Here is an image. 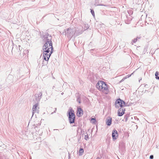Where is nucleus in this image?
Instances as JSON below:
<instances>
[{"instance_id": "nucleus-19", "label": "nucleus", "mask_w": 159, "mask_h": 159, "mask_svg": "<svg viewBox=\"0 0 159 159\" xmlns=\"http://www.w3.org/2000/svg\"><path fill=\"white\" fill-rule=\"evenodd\" d=\"M91 121L92 123L95 124V122H96V120L95 118H92L91 119Z\"/></svg>"}, {"instance_id": "nucleus-7", "label": "nucleus", "mask_w": 159, "mask_h": 159, "mask_svg": "<svg viewBox=\"0 0 159 159\" xmlns=\"http://www.w3.org/2000/svg\"><path fill=\"white\" fill-rule=\"evenodd\" d=\"M52 52V50H51V52H50L49 54L47 53H44L43 52V59L46 61H48L49 57H50V56Z\"/></svg>"}, {"instance_id": "nucleus-28", "label": "nucleus", "mask_w": 159, "mask_h": 159, "mask_svg": "<svg viewBox=\"0 0 159 159\" xmlns=\"http://www.w3.org/2000/svg\"><path fill=\"white\" fill-rule=\"evenodd\" d=\"M19 49L20 50V45H19Z\"/></svg>"}, {"instance_id": "nucleus-5", "label": "nucleus", "mask_w": 159, "mask_h": 159, "mask_svg": "<svg viewBox=\"0 0 159 159\" xmlns=\"http://www.w3.org/2000/svg\"><path fill=\"white\" fill-rule=\"evenodd\" d=\"M38 103H36L33 107L32 110H33L32 116H34V113H37L38 114L39 112V107H38Z\"/></svg>"}, {"instance_id": "nucleus-18", "label": "nucleus", "mask_w": 159, "mask_h": 159, "mask_svg": "<svg viewBox=\"0 0 159 159\" xmlns=\"http://www.w3.org/2000/svg\"><path fill=\"white\" fill-rule=\"evenodd\" d=\"M140 38V37H137L136 38L134 39L133 40H132V42L135 43Z\"/></svg>"}, {"instance_id": "nucleus-16", "label": "nucleus", "mask_w": 159, "mask_h": 159, "mask_svg": "<svg viewBox=\"0 0 159 159\" xmlns=\"http://www.w3.org/2000/svg\"><path fill=\"white\" fill-rule=\"evenodd\" d=\"M84 151L83 148H80L79 151V153L80 155H82L84 152Z\"/></svg>"}, {"instance_id": "nucleus-9", "label": "nucleus", "mask_w": 159, "mask_h": 159, "mask_svg": "<svg viewBox=\"0 0 159 159\" xmlns=\"http://www.w3.org/2000/svg\"><path fill=\"white\" fill-rule=\"evenodd\" d=\"M125 109L123 108H120L118 111V116H122L125 113Z\"/></svg>"}, {"instance_id": "nucleus-1", "label": "nucleus", "mask_w": 159, "mask_h": 159, "mask_svg": "<svg viewBox=\"0 0 159 159\" xmlns=\"http://www.w3.org/2000/svg\"><path fill=\"white\" fill-rule=\"evenodd\" d=\"M42 38L43 39V42L45 44L43 47V50H46L48 47L49 48H51V50H53V48L52 46V37L48 33H45L44 34H41V35Z\"/></svg>"}, {"instance_id": "nucleus-15", "label": "nucleus", "mask_w": 159, "mask_h": 159, "mask_svg": "<svg viewBox=\"0 0 159 159\" xmlns=\"http://www.w3.org/2000/svg\"><path fill=\"white\" fill-rule=\"evenodd\" d=\"M120 107L121 108H123V107H125V102L122 100V101H121V102H120Z\"/></svg>"}, {"instance_id": "nucleus-8", "label": "nucleus", "mask_w": 159, "mask_h": 159, "mask_svg": "<svg viewBox=\"0 0 159 159\" xmlns=\"http://www.w3.org/2000/svg\"><path fill=\"white\" fill-rule=\"evenodd\" d=\"M118 136L117 131L116 129H113L112 131V136L113 140L116 139Z\"/></svg>"}, {"instance_id": "nucleus-27", "label": "nucleus", "mask_w": 159, "mask_h": 159, "mask_svg": "<svg viewBox=\"0 0 159 159\" xmlns=\"http://www.w3.org/2000/svg\"><path fill=\"white\" fill-rule=\"evenodd\" d=\"M96 159H101V158L99 157H97Z\"/></svg>"}, {"instance_id": "nucleus-23", "label": "nucleus", "mask_w": 159, "mask_h": 159, "mask_svg": "<svg viewBox=\"0 0 159 159\" xmlns=\"http://www.w3.org/2000/svg\"><path fill=\"white\" fill-rule=\"evenodd\" d=\"M154 158V157L153 155H151L150 156L149 158L150 159H153Z\"/></svg>"}, {"instance_id": "nucleus-30", "label": "nucleus", "mask_w": 159, "mask_h": 159, "mask_svg": "<svg viewBox=\"0 0 159 159\" xmlns=\"http://www.w3.org/2000/svg\"><path fill=\"white\" fill-rule=\"evenodd\" d=\"M101 5V6H104L103 5H102H102Z\"/></svg>"}, {"instance_id": "nucleus-14", "label": "nucleus", "mask_w": 159, "mask_h": 159, "mask_svg": "<svg viewBox=\"0 0 159 159\" xmlns=\"http://www.w3.org/2000/svg\"><path fill=\"white\" fill-rule=\"evenodd\" d=\"M50 48H49V47H48V48H47L45 50V49H44V50H43V53H48V54H49L50 52H51V51H50Z\"/></svg>"}, {"instance_id": "nucleus-17", "label": "nucleus", "mask_w": 159, "mask_h": 159, "mask_svg": "<svg viewBox=\"0 0 159 159\" xmlns=\"http://www.w3.org/2000/svg\"><path fill=\"white\" fill-rule=\"evenodd\" d=\"M156 78L159 80V72L157 71L155 73Z\"/></svg>"}, {"instance_id": "nucleus-10", "label": "nucleus", "mask_w": 159, "mask_h": 159, "mask_svg": "<svg viewBox=\"0 0 159 159\" xmlns=\"http://www.w3.org/2000/svg\"><path fill=\"white\" fill-rule=\"evenodd\" d=\"M112 120L111 117L110 116L107 117L106 120V124L108 126H110L111 124Z\"/></svg>"}, {"instance_id": "nucleus-4", "label": "nucleus", "mask_w": 159, "mask_h": 159, "mask_svg": "<svg viewBox=\"0 0 159 159\" xmlns=\"http://www.w3.org/2000/svg\"><path fill=\"white\" fill-rule=\"evenodd\" d=\"M67 116L68 117L69 123L71 124L75 123V115L74 111L71 108L69 109L67 112Z\"/></svg>"}, {"instance_id": "nucleus-22", "label": "nucleus", "mask_w": 159, "mask_h": 159, "mask_svg": "<svg viewBox=\"0 0 159 159\" xmlns=\"http://www.w3.org/2000/svg\"><path fill=\"white\" fill-rule=\"evenodd\" d=\"M91 10V12L92 14L93 15V16H95L94 15V10L93 9H90Z\"/></svg>"}, {"instance_id": "nucleus-13", "label": "nucleus", "mask_w": 159, "mask_h": 159, "mask_svg": "<svg viewBox=\"0 0 159 159\" xmlns=\"http://www.w3.org/2000/svg\"><path fill=\"white\" fill-rule=\"evenodd\" d=\"M76 101L80 104L81 103L80 95L79 93L78 94L77 96H76Z\"/></svg>"}, {"instance_id": "nucleus-26", "label": "nucleus", "mask_w": 159, "mask_h": 159, "mask_svg": "<svg viewBox=\"0 0 159 159\" xmlns=\"http://www.w3.org/2000/svg\"><path fill=\"white\" fill-rule=\"evenodd\" d=\"M43 65L44 66L46 65V63H44V61H43Z\"/></svg>"}, {"instance_id": "nucleus-25", "label": "nucleus", "mask_w": 159, "mask_h": 159, "mask_svg": "<svg viewBox=\"0 0 159 159\" xmlns=\"http://www.w3.org/2000/svg\"><path fill=\"white\" fill-rule=\"evenodd\" d=\"M55 111H54V112H52V113H51V114H52L53 113H54H54H55V112H56V110H57V108H55Z\"/></svg>"}, {"instance_id": "nucleus-6", "label": "nucleus", "mask_w": 159, "mask_h": 159, "mask_svg": "<svg viewBox=\"0 0 159 159\" xmlns=\"http://www.w3.org/2000/svg\"><path fill=\"white\" fill-rule=\"evenodd\" d=\"M42 93L41 92H39L38 94H36L35 95V101L36 102H35L36 103H38L39 104V102L40 101L41 98H42Z\"/></svg>"}, {"instance_id": "nucleus-12", "label": "nucleus", "mask_w": 159, "mask_h": 159, "mask_svg": "<svg viewBox=\"0 0 159 159\" xmlns=\"http://www.w3.org/2000/svg\"><path fill=\"white\" fill-rule=\"evenodd\" d=\"M77 111V115L79 117L81 116L83 114V111L81 108H78Z\"/></svg>"}, {"instance_id": "nucleus-24", "label": "nucleus", "mask_w": 159, "mask_h": 159, "mask_svg": "<svg viewBox=\"0 0 159 159\" xmlns=\"http://www.w3.org/2000/svg\"><path fill=\"white\" fill-rule=\"evenodd\" d=\"M37 125H33V127L34 128H36L37 127Z\"/></svg>"}, {"instance_id": "nucleus-20", "label": "nucleus", "mask_w": 159, "mask_h": 159, "mask_svg": "<svg viewBox=\"0 0 159 159\" xmlns=\"http://www.w3.org/2000/svg\"><path fill=\"white\" fill-rule=\"evenodd\" d=\"M129 116L128 115H126L125 116L124 119L125 120V121H126L127 120L128 118L129 117Z\"/></svg>"}, {"instance_id": "nucleus-11", "label": "nucleus", "mask_w": 159, "mask_h": 159, "mask_svg": "<svg viewBox=\"0 0 159 159\" xmlns=\"http://www.w3.org/2000/svg\"><path fill=\"white\" fill-rule=\"evenodd\" d=\"M121 101H122V100L120 98L116 100L115 103V107L116 108H119V105L120 107V102H121Z\"/></svg>"}, {"instance_id": "nucleus-2", "label": "nucleus", "mask_w": 159, "mask_h": 159, "mask_svg": "<svg viewBox=\"0 0 159 159\" xmlns=\"http://www.w3.org/2000/svg\"><path fill=\"white\" fill-rule=\"evenodd\" d=\"M96 87L99 90L105 94H107L109 92L107 84L102 81H99L97 83Z\"/></svg>"}, {"instance_id": "nucleus-3", "label": "nucleus", "mask_w": 159, "mask_h": 159, "mask_svg": "<svg viewBox=\"0 0 159 159\" xmlns=\"http://www.w3.org/2000/svg\"><path fill=\"white\" fill-rule=\"evenodd\" d=\"M76 32V30L75 29H71L70 28H68L67 29L65 30V31L63 32L62 34L65 35L68 37L70 40L73 36L75 35V33Z\"/></svg>"}, {"instance_id": "nucleus-29", "label": "nucleus", "mask_w": 159, "mask_h": 159, "mask_svg": "<svg viewBox=\"0 0 159 159\" xmlns=\"http://www.w3.org/2000/svg\"><path fill=\"white\" fill-rule=\"evenodd\" d=\"M63 93H61V94L63 95Z\"/></svg>"}, {"instance_id": "nucleus-21", "label": "nucleus", "mask_w": 159, "mask_h": 159, "mask_svg": "<svg viewBox=\"0 0 159 159\" xmlns=\"http://www.w3.org/2000/svg\"><path fill=\"white\" fill-rule=\"evenodd\" d=\"M84 139L86 140H88L89 139V137L87 134V135H85Z\"/></svg>"}]
</instances>
